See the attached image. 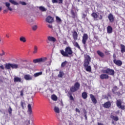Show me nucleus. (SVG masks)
<instances>
[{
  "label": "nucleus",
  "instance_id": "obj_57",
  "mask_svg": "<svg viewBox=\"0 0 125 125\" xmlns=\"http://www.w3.org/2000/svg\"><path fill=\"white\" fill-rule=\"evenodd\" d=\"M5 12H7V10L5 9L3 10V13H5Z\"/></svg>",
  "mask_w": 125,
  "mask_h": 125
},
{
  "label": "nucleus",
  "instance_id": "obj_4",
  "mask_svg": "<svg viewBox=\"0 0 125 125\" xmlns=\"http://www.w3.org/2000/svg\"><path fill=\"white\" fill-rule=\"evenodd\" d=\"M80 84L77 82L75 83L74 86L70 88V91L71 92H75V91H77V90H79V89H80Z\"/></svg>",
  "mask_w": 125,
  "mask_h": 125
},
{
  "label": "nucleus",
  "instance_id": "obj_34",
  "mask_svg": "<svg viewBox=\"0 0 125 125\" xmlns=\"http://www.w3.org/2000/svg\"><path fill=\"white\" fill-rule=\"evenodd\" d=\"M63 76H64V73L62 71H60L59 74L58 75V77L59 78H62Z\"/></svg>",
  "mask_w": 125,
  "mask_h": 125
},
{
  "label": "nucleus",
  "instance_id": "obj_15",
  "mask_svg": "<svg viewBox=\"0 0 125 125\" xmlns=\"http://www.w3.org/2000/svg\"><path fill=\"white\" fill-rule=\"evenodd\" d=\"M103 106L104 107V108L109 109V108L111 107V103H110V102H106L104 104H103Z\"/></svg>",
  "mask_w": 125,
  "mask_h": 125
},
{
  "label": "nucleus",
  "instance_id": "obj_6",
  "mask_svg": "<svg viewBox=\"0 0 125 125\" xmlns=\"http://www.w3.org/2000/svg\"><path fill=\"white\" fill-rule=\"evenodd\" d=\"M46 58H41L37 59H35L33 60L34 63H43L44 62H45L47 60Z\"/></svg>",
  "mask_w": 125,
  "mask_h": 125
},
{
  "label": "nucleus",
  "instance_id": "obj_59",
  "mask_svg": "<svg viewBox=\"0 0 125 125\" xmlns=\"http://www.w3.org/2000/svg\"><path fill=\"white\" fill-rule=\"evenodd\" d=\"M49 90L51 92H53V90H52V89H50Z\"/></svg>",
  "mask_w": 125,
  "mask_h": 125
},
{
  "label": "nucleus",
  "instance_id": "obj_40",
  "mask_svg": "<svg viewBox=\"0 0 125 125\" xmlns=\"http://www.w3.org/2000/svg\"><path fill=\"white\" fill-rule=\"evenodd\" d=\"M9 2L12 3V4H14V5H16V1L14 0H9Z\"/></svg>",
  "mask_w": 125,
  "mask_h": 125
},
{
  "label": "nucleus",
  "instance_id": "obj_14",
  "mask_svg": "<svg viewBox=\"0 0 125 125\" xmlns=\"http://www.w3.org/2000/svg\"><path fill=\"white\" fill-rule=\"evenodd\" d=\"M90 97L93 103L94 104H96L97 103V100L95 98V97H94V96L91 94H90Z\"/></svg>",
  "mask_w": 125,
  "mask_h": 125
},
{
  "label": "nucleus",
  "instance_id": "obj_2",
  "mask_svg": "<svg viewBox=\"0 0 125 125\" xmlns=\"http://www.w3.org/2000/svg\"><path fill=\"white\" fill-rule=\"evenodd\" d=\"M61 54L64 56V57H69V55L73 54V51L72 48L70 47H66L65 49V51L63 50H60Z\"/></svg>",
  "mask_w": 125,
  "mask_h": 125
},
{
  "label": "nucleus",
  "instance_id": "obj_41",
  "mask_svg": "<svg viewBox=\"0 0 125 125\" xmlns=\"http://www.w3.org/2000/svg\"><path fill=\"white\" fill-rule=\"evenodd\" d=\"M9 114H10V115H11V114H12V108H11V107L9 106V108L8 109Z\"/></svg>",
  "mask_w": 125,
  "mask_h": 125
},
{
  "label": "nucleus",
  "instance_id": "obj_51",
  "mask_svg": "<svg viewBox=\"0 0 125 125\" xmlns=\"http://www.w3.org/2000/svg\"><path fill=\"white\" fill-rule=\"evenodd\" d=\"M69 98L70 100H74V97H73V96L72 95L70 96Z\"/></svg>",
  "mask_w": 125,
  "mask_h": 125
},
{
  "label": "nucleus",
  "instance_id": "obj_43",
  "mask_svg": "<svg viewBox=\"0 0 125 125\" xmlns=\"http://www.w3.org/2000/svg\"><path fill=\"white\" fill-rule=\"evenodd\" d=\"M20 4H21V5H26L27 3L26 2L24 1H20Z\"/></svg>",
  "mask_w": 125,
  "mask_h": 125
},
{
  "label": "nucleus",
  "instance_id": "obj_61",
  "mask_svg": "<svg viewBox=\"0 0 125 125\" xmlns=\"http://www.w3.org/2000/svg\"><path fill=\"white\" fill-rule=\"evenodd\" d=\"M14 82H16V76H15V78H14Z\"/></svg>",
  "mask_w": 125,
  "mask_h": 125
},
{
  "label": "nucleus",
  "instance_id": "obj_49",
  "mask_svg": "<svg viewBox=\"0 0 125 125\" xmlns=\"http://www.w3.org/2000/svg\"><path fill=\"white\" fill-rule=\"evenodd\" d=\"M59 3H63V0H58Z\"/></svg>",
  "mask_w": 125,
  "mask_h": 125
},
{
  "label": "nucleus",
  "instance_id": "obj_47",
  "mask_svg": "<svg viewBox=\"0 0 125 125\" xmlns=\"http://www.w3.org/2000/svg\"><path fill=\"white\" fill-rule=\"evenodd\" d=\"M28 21L29 22V23H33V22H34V20L33 19H29L28 20Z\"/></svg>",
  "mask_w": 125,
  "mask_h": 125
},
{
  "label": "nucleus",
  "instance_id": "obj_10",
  "mask_svg": "<svg viewBox=\"0 0 125 125\" xmlns=\"http://www.w3.org/2000/svg\"><path fill=\"white\" fill-rule=\"evenodd\" d=\"M87 40H88V35H87V34L84 33L83 35L82 38V43L83 44H85V43H86V41Z\"/></svg>",
  "mask_w": 125,
  "mask_h": 125
},
{
  "label": "nucleus",
  "instance_id": "obj_52",
  "mask_svg": "<svg viewBox=\"0 0 125 125\" xmlns=\"http://www.w3.org/2000/svg\"><path fill=\"white\" fill-rule=\"evenodd\" d=\"M103 19V16H102V15H100L99 17L100 20H102Z\"/></svg>",
  "mask_w": 125,
  "mask_h": 125
},
{
  "label": "nucleus",
  "instance_id": "obj_56",
  "mask_svg": "<svg viewBox=\"0 0 125 125\" xmlns=\"http://www.w3.org/2000/svg\"><path fill=\"white\" fill-rule=\"evenodd\" d=\"M94 39H95L96 40H98V37L94 36Z\"/></svg>",
  "mask_w": 125,
  "mask_h": 125
},
{
  "label": "nucleus",
  "instance_id": "obj_45",
  "mask_svg": "<svg viewBox=\"0 0 125 125\" xmlns=\"http://www.w3.org/2000/svg\"><path fill=\"white\" fill-rule=\"evenodd\" d=\"M87 15L85 14H82V19H85Z\"/></svg>",
  "mask_w": 125,
  "mask_h": 125
},
{
  "label": "nucleus",
  "instance_id": "obj_26",
  "mask_svg": "<svg viewBox=\"0 0 125 125\" xmlns=\"http://www.w3.org/2000/svg\"><path fill=\"white\" fill-rule=\"evenodd\" d=\"M73 45L74 46L78 48L79 49H81V47H80V45H79V43L76 42H73Z\"/></svg>",
  "mask_w": 125,
  "mask_h": 125
},
{
  "label": "nucleus",
  "instance_id": "obj_27",
  "mask_svg": "<svg viewBox=\"0 0 125 125\" xmlns=\"http://www.w3.org/2000/svg\"><path fill=\"white\" fill-rule=\"evenodd\" d=\"M121 51L122 53H124V52H125V46L124 44H121Z\"/></svg>",
  "mask_w": 125,
  "mask_h": 125
},
{
  "label": "nucleus",
  "instance_id": "obj_24",
  "mask_svg": "<svg viewBox=\"0 0 125 125\" xmlns=\"http://www.w3.org/2000/svg\"><path fill=\"white\" fill-rule=\"evenodd\" d=\"M20 41L22 42H27V40H26V38L23 36H21L20 38Z\"/></svg>",
  "mask_w": 125,
  "mask_h": 125
},
{
  "label": "nucleus",
  "instance_id": "obj_62",
  "mask_svg": "<svg viewBox=\"0 0 125 125\" xmlns=\"http://www.w3.org/2000/svg\"><path fill=\"white\" fill-rule=\"evenodd\" d=\"M2 9V7H0V11H1Z\"/></svg>",
  "mask_w": 125,
  "mask_h": 125
},
{
  "label": "nucleus",
  "instance_id": "obj_21",
  "mask_svg": "<svg viewBox=\"0 0 125 125\" xmlns=\"http://www.w3.org/2000/svg\"><path fill=\"white\" fill-rule=\"evenodd\" d=\"M107 32L108 34H111L112 32H113V28L111 26H108L107 27Z\"/></svg>",
  "mask_w": 125,
  "mask_h": 125
},
{
  "label": "nucleus",
  "instance_id": "obj_31",
  "mask_svg": "<svg viewBox=\"0 0 125 125\" xmlns=\"http://www.w3.org/2000/svg\"><path fill=\"white\" fill-rule=\"evenodd\" d=\"M42 75V72H38L34 74V77H35V78H37V77H39V76H41Z\"/></svg>",
  "mask_w": 125,
  "mask_h": 125
},
{
  "label": "nucleus",
  "instance_id": "obj_1",
  "mask_svg": "<svg viewBox=\"0 0 125 125\" xmlns=\"http://www.w3.org/2000/svg\"><path fill=\"white\" fill-rule=\"evenodd\" d=\"M90 60H91V58L90 57H89V56L86 55L85 56L84 67L85 68L86 71H87V72H91V67H90V66H88V65H89V62H90Z\"/></svg>",
  "mask_w": 125,
  "mask_h": 125
},
{
  "label": "nucleus",
  "instance_id": "obj_48",
  "mask_svg": "<svg viewBox=\"0 0 125 125\" xmlns=\"http://www.w3.org/2000/svg\"><path fill=\"white\" fill-rule=\"evenodd\" d=\"M53 3H58V0H52Z\"/></svg>",
  "mask_w": 125,
  "mask_h": 125
},
{
  "label": "nucleus",
  "instance_id": "obj_42",
  "mask_svg": "<svg viewBox=\"0 0 125 125\" xmlns=\"http://www.w3.org/2000/svg\"><path fill=\"white\" fill-rule=\"evenodd\" d=\"M32 28L33 31H36L38 29V26L37 25H34L32 27Z\"/></svg>",
  "mask_w": 125,
  "mask_h": 125
},
{
  "label": "nucleus",
  "instance_id": "obj_46",
  "mask_svg": "<svg viewBox=\"0 0 125 125\" xmlns=\"http://www.w3.org/2000/svg\"><path fill=\"white\" fill-rule=\"evenodd\" d=\"M20 95H21V96H24V90H21L20 91Z\"/></svg>",
  "mask_w": 125,
  "mask_h": 125
},
{
  "label": "nucleus",
  "instance_id": "obj_58",
  "mask_svg": "<svg viewBox=\"0 0 125 125\" xmlns=\"http://www.w3.org/2000/svg\"><path fill=\"white\" fill-rule=\"evenodd\" d=\"M6 38H9V35L8 34L6 35Z\"/></svg>",
  "mask_w": 125,
  "mask_h": 125
},
{
  "label": "nucleus",
  "instance_id": "obj_8",
  "mask_svg": "<svg viewBox=\"0 0 125 125\" xmlns=\"http://www.w3.org/2000/svg\"><path fill=\"white\" fill-rule=\"evenodd\" d=\"M116 105L119 109H122V110H125V105H122V100H117L116 102Z\"/></svg>",
  "mask_w": 125,
  "mask_h": 125
},
{
  "label": "nucleus",
  "instance_id": "obj_36",
  "mask_svg": "<svg viewBox=\"0 0 125 125\" xmlns=\"http://www.w3.org/2000/svg\"><path fill=\"white\" fill-rule=\"evenodd\" d=\"M38 52V47L37 46H35L34 47L33 53L34 54H36Z\"/></svg>",
  "mask_w": 125,
  "mask_h": 125
},
{
  "label": "nucleus",
  "instance_id": "obj_64",
  "mask_svg": "<svg viewBox=\"0 0 125 125\" xmlns=\"http://www.w3.org/2000/svg\"><path fill=\"white\" fill-rule=\"evenodd\" d=\"M86 20L88 21V18H86Z\"/></svg>",
  "mask_w": 125,
  "mask_h": 125
},
{
  "label": "nucleus",
  "instance_id": "obj_12",
  "mask_svg": "<svg viewBox=\"0 0 125 125\" xmlns=\"http://www.w3.org/2000/svg\"><path fill=\"white\" fill-rule=\"evenodd\" d=\"M100 78L101 80H107L109 79V75L106 74H102L100 75Z\"/></svg>",
  "mask_w": 125,
  "mask_h": 125
},
{
  "label": "nucleus",
  "instance_id": "obj_18",
  "mask_svg": "<svg viewBox=\"0 0 125 125\" xmlns=\"http://www.w3.org/2000/svg\"><path fill=\"white\" fill-rule=\"evenodd\" d=\"M108 18L110 21V22H114V16H113V14H109L108 16Z\"/></svg>",
  "mask_w": 125,
  "mask_h": 125
},
{
  "label": "nucleus",
  "instance_id": "obj_23",
  "mask_svg": "<svg viewBox=\"0 0 125 125\" xmlns=\"http://www.w3.org/2000/svg\"><path fill=\"white\" fill-rule=\"evenodd\" d=\"M82 96L83 99H86L87 98V93L85 92L82 93Z\"/></svg>",
  "mask_w": 125,
  "mask_h": 125
},
{
  "label": "nucleus",
  "instance_id": "obj_13",
  "mask_svg": "<svg viewBox=\"0 0 125 125\" xmlns=\"http://www.w3.org/2000/svg\"><path fill=\"white\" fill-rule=\"evenodd\" d=\"M113 62L117 66H121V65H123V62L121 60H114Z\"/></svg>",
  "mask_w": 125,
  "mask_h": 125
},
{
  "label": "nucleus",
  "instance_id": "obj_55",
  "mask_svg": "<svg viewBox=\"0 0 125 125\" xmlns=\"http://www.w3.org/2000/svg\"><path fill=\"white\" fill-rule=\"evenodd\" d=\"M76 112H78V113H80V110L79 109L76 108Z\"/></svg>",
  "mask_w": 125,
  "mask_h": 125
},
{
  "label": "nucleus",
  "instance_id": "obj_9",
  "mask_svg": "<svg viewBox=\"0 0 125 125\" xmlns=\"http://www.w3.org/2000/svg\"><path fill=\"white\" fill-rule=\"evenodd\" d=\"M54 110L56 113V117L57 119H58L59 120H60V117L59 115V113H60V109H59V107L57 106H55L54 108Z\"/></svg>",
  "mask_w": 125,
  "mask_h": 125
},
{
  "label": "nucleus",
  "instance_id": "obj_3",
  "mask_svg": "<svg viewBox=\"0 0 125 125\" xmlns=\"http://www.w3.org/2000/svg\"><path fill=\"white\" fill-rule=\"evenodd\" d=\"M20 62H19V60H18V64H16V69H26V65L22 63V59H20Z\"/></svg>",
  "mask_w": 125,
  "mask_h": 125
},
{
  "label": "nucleus",
  "instance_id": "obj_17",
  "mask_svg": "<svg viewBox=\"0 0 125 125\" xmlns=\"http://www.w3.org/2000/svg\"><path fill=\"white\" fill-rule=\"evenodd\" d=\"M72 37L74 41H77V40H78V33H77V31L72 32Z\"/></svg>",
  "mask_w": 125,
  "mask_h": 125
},
{
  "label": "nucleus",
  "instance_id": "obj_54",
  "mask_svg": "<svg viewBox=\"0 0 125 125\" xmlns=\"http://www.w3.org/2000/svg\"><path fill=\"white\" fill-rule=\"evenodd\" d=\"M48 27L49 28H50V29H52V25H50V24H49V25H48Z\"/></svg>",
  "mask_w": 125,
  "mask_h": 125
},
{
  "label": "nucleus",
  "instance_id": "obj_53",
  "mask_svg": "<svg viewBox=\"0 0 125 125\" xmlns=\"http://www.w3.org/2000/svg\"><path fill=\"white\" fill-rule=\"evenodd\" d=\"M113 59H114V60H116V54H113Z\"/></svg>",
  "mask_w": 125,
  "mask_h": 125
},
{
  "label": "nucleus",
  "instance_id": "obj_33",
  "mask_svg": "<svg viewBox=\"0 0 125 125\" xmlns=\"http://www.w3.org/2000/svg\"><path fill=\"white\" fill-rule=\"evenodd\" d=\"M118 89H119V87H118V86H114L112 89V92H113V93H115V92L117 91V90H118Z\"/></svg>",
  "mask_w": 125,
  "mask_h": 125
},
{
  "label": "nucleus",
  "instance_id": "obj_39",
  "mask_svg": "<svg viewBox=\"0 0 125 125\" xmlns=\"http://www.w3.org/2000/svg\"><path fill=\"white\" fill-rule=\"evenodd\" d=\"M39 9L41 10V11H46V9L43 6L39 7Z\"/></svg>",
  "mask_w": 125,
  "mask_h": 125
},
{
  "label": "nucleus",
  "instance_id": "obj_29",
  "mask_svg": "<svg viewBox=\"0 0 125 125\" xmlns=\"http://www.w3.org/2000/svg\"><path fill=\"white\" fill-rule=\"evenodd\" d=\"M28 109L29 114H32V105L31 104H28Z\"/></svg>",
  "mask_w": 125,
  "mask_h": 125
},
{
  "label": "nucleus",
  "instance_id": "obj_22",
  "mask_svg": "<svg viewBox=\"0 0 125 125\" xmlns=\"http://www.w3.org/2000/svg\"><path fill=\"white\" fill-rule=\"evenodd\" d=\"M24 78L26 81H31V80H32V77H31L30 75H25Z\"/></svg>",
  "mask_w": 125,
  "mask_h": 125
},
{
  "label": "nucleus",
  "instance_id": "obj_19",
  "mask_svg": "<svg viewBox=\"0 0 125 125\" xmlns=\"http://www.w3.org/2000/svg\"><path fill=\"white\" fill-rule=\"evenodd\" d=\"M97 53L100 57H102V58H103L104 56H105V54L100 50L97 51Z\"/></svg>",
  "mask_w": 125,
  "mask_h": 125
},
{
  "label": "nucleus",
  "instance_id": "obj_44",
  "mask_svg": "<svg viewBox=\"0 0 125 125\" xmlns=\"http://www.w3.org/2000/svg\"><path fill=\"white\" fill-rule=\"evenodd\" d=\"M56 19L57 22H61V19H60V18H59V17H56Z\"/></svg>",
  "mask_w": 125,
  "mask_h": 125
},
{
  "label": "nucleus",
  "instance_id": "obj_60",
  "mask_svg": "<svg viewBox=\"0 0 125 125\" xmlns=\"http://www.w3.org/2000/svg\"><path fill=\"white\" fill-rule=\"evenodd\" d=\"M84 117L85 118V120H87V116H86V115H85Z\"/></svg>",
  "mask_w": 125,
  "mask_h": 125
},
{
  "label": "nucleus",
  "instance_id": "obj_37",
  "mask_svg": "<svg viewBox=\"0 0 125 125\" xmlns=\"http://www.w3.org/2000/svg\"><path fill=\"white\" fill-rule=\"evenodd\" d=\"M67 63H68V62L66 61L62 62L61 64V67H62V68H63L64 66H66V65H67Z\"/></svg>",
  "mask_w": 125,
  "mask_h": 125
},
{
  "label": "nucleus",
  "instance_id": "obj_11",
  "mask_svg": "<svg viewBox=\"0 0 125 125\" xmlns=\"http://www.w3.org/2000/svg\"><path fill=\"white\" fill-rule=\"evenodd\" d=\"M45 21H46V22H47V23L51 24V23H53V22L54 21L53 18H52V17H51L50 16H48V17H46V18L45 19Z\"/></svg>",
  "mask_w": 125,
  "mask_h": 125
},
{
  "label": "nucleus",
  "instance_id": "obj_28",
  "mask_svg": "<svg viewBox=\"0 0 125 125\" xmlns=\"http://www.w3.org/2000/svg\"><path fill=\"white\" fill-rule=\"evenodd\" d=\"M71 14L72 18H76V17H77V14L75 13L73 10L71 11Z\"/></svg>",
  "mask_w": 125,
  "mask_h": 125
},
{
  "label": "nucleus",
  "instance_id": "obj_5",
  "mask_svg": "<svg viewBox=\"0 0 125 125\" xmlns=\"http://www.w3.org/2000/svg\"><path fill=\"white\" fill-rule=\"evenodd\" d=\"M104 74H108V75H110V76H114L115 75V71L110 68H107L104 70Z\"/></svg>",
  "mask_w": 125,
  "mask_h": 125
},
{
  "label": "nucleus",
  "instance_id": "obj_35",
  "mask_svg": "<svg viewBox=\"0 0 125 125\" xmlns=\"http://www.w3.org/2000/svg\"><path fill=\"white\" fill-rule=\"evenodd\" d=\"M21 104L22 109H24V108H26V104L25 103V102H21Z\"/></svg>",
  "mask_w": 125,
  "mask_h": 125
},
{
  "label": "nucleus",
  "instance_id": "obj_63",
  "mask_svg": "<svg viewBox=\"0 0 125 125\" xmlns=\"http://www.w3.org/2000/svg\"><path fill=\"white\" fill-rule=\"evenodd\" d=\"M28 124L30 125V120L28 121Z\"/></svg>",
  "mask_w": 125,
  "mask_h": 125
},
{
  "label": "nucleus",
  "instance_id": "obj_30",
  "mask_svg": "<svg viewBox=\"0 0 125 125\" xmlns=\"http://www.w3.org/2000/svg\"><path fill=\"white\" fill-rule=\"evenodd\" d=\"M91 16L92 17H93L94 19H97V18H98V15L97 14H96V13H93L91 14Z\"/></svg>",
  "mask_w": 125,
  "mask_h": 125
},
{
  "label": "nucleus",
  "instance_id": "obj_50",
  "mask_svg": "<svg viewBox=\"0 0 125 125\" xmlns=\"http://www.w3.org/2000/svg\"><path fill=\"white\" fill-rule=\"evenodd\" d=\"M0 68L1 69V70H4V66H3V65H0Z\"/></svg>",
  "mask_w": 125,
  "mask_h": 125
},
{
  "label": "nucleus",
  "instance_id": "obj_32",
  "mask_svg": "<svg viewBox=\"0 0 125 125\" xmlns=\"http://www.w3.org/2000/svg\"><path fill=\"white\" fill-rule=\"evenodd\" d=\"M111 118L112 119V120H114L116 122H118L119 121V118L117 116H114V115H112L111 116Z\"/></svg>",
  "mask_w": 125,
  "mask_h": 125
},
{
  "label": "nucleus",
  "instance_id": "obj_25",
  "mask_svg": "<svg viewBox=\"0 0 125 125\" xmlns=\"http://www.w3.org/2000/svg\"><path fill=\"white\" fill-rule=\"evenodd\" d=\"M51 98L52 100H53V101H57V99H58L57 96L54 94L51 95Z\"/></svg>",
  "mask_w": 125,
  "mask_h": 125
},
{
  "label": "nucleus",
  "instance_id": "obj_16",
  "mask_svg": "<svg viewBox=\"0 0 125 125\" xmlns=\"http://www.w3.org/2000/svg\"><path fill=\"white\" fill-rule=\"evenodd\" d=\"M5 5L6 7H7L8 10H9L10 11H12L13 10V9L10 7V3L7 2H6L5 3Z\"/></svg>",
  "mask_w": 125,
  "mask_h": 125
},
{
  "label": "nucleus",
  "instance_id": "obj_7",
  "mask_svg": "<svg viewBox=\"0 0 125 125\" xmlns=\"http://www.w3.org/2000/svg\"><path fill=\"white\" fill-rule=\"evenodd\" d=\"M5 68L7 70H10L11 68H12V69H16V64L6 63L5 64Z\"/></svg>",
  "mask_w": 125,
  "mask_h": 125
},
{
  "label": "nucleus",
  "instance_id": "obj_38",
  "mask_svg": "<svg viewBox=\"0 0 125 125\" xmlns=\"http://www.w3.org/2000/svg\"><path fill=\"white\" fill-rule=\"evenodd\" d=\"M16 82H18L19 83H23L22 79L19 77H16Z\"/></svg>",
  "mask_w": 125,
  "mask_h": 125
},
{
  "label": "nucleus",
  "instance_id": "obj_20",
  "mask_svg": "<svg viewBox=\"0 0 125 125\" xmlns=\"http://www.w3.org/2000/svg\"><path fill=\"white\" fill-rule=\"evenodd\" d=\"M47 39L49 42H56V39L53 37L48 36Z\"/></svg>",
  "mask_w": 125,
  "mask_h": 125
}]
</instances>
